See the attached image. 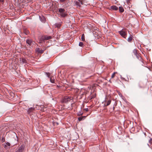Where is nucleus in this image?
<instances>
[{
    "label": "nucleus",
    "mask_w": 152,
    "mask_h": 152,
    "mask_svg": "<svg viewBox=\"0 0 152 152\" xmlns=\"http://www.w3.org/2000/svg\"><path fill=\"white\" fill-rule=\"evenodd\" d=\"M58 11L60 13V15L61 17L64 18L67 15L66 12H65V10L63 8H59Z\"/></svg>",
    "instance_id": "1"
},
{
    "label": "nucleus",
    "mask_w": 152,
    "mask_h": 152,
    "mask_svg": "<svg viewBox=\"0 0 152 152\" xmlns=\"http://www.w3.org/2000/svg\"><path fill=\"white\" fill-rule=\"evenodd\" d=\"M72 99V98L68 96H66L64 97V98L62 100V102H63L66 103L70 101Z\"/></svg>",
    "instance_id": "2"
},
{
    "label": "nucleus",
    "mask_w": 152,
    "mask_h": 152,
    "mask_svg": "<svg viewBox=\"0 0 152 152\" xmlns=\"http://www.w3.org/2000/svg\"><path fill=\"white\" fill-rule=\"evenodd\" d=\"M106 98H105V100L103 102V103H104V106L106 107L109 105L111 102V99H109L108 101H107L106 100Z\"/></svg>",
    "instance_id": "3"
},
{
    "label": "nucleus",
    "mask_w": 152,
    "mask_h": 152,
    "mask_svg": "<svg viewBox=\"0 0 152 152\" xmlns=\"http://www.w3.org/2000/svg\"><path fill=\"white\" fill-rule=\"evenodd\" d=\"M119 33L122 37L124 38H126V34L125 31L122 30L120 31H119Z\"/></svg>",
    "instance_id": "4"
},
{
    "label": "nucleus",
    "mask_w": 152,
    "mask_h": 152,
    "mask_svg": "<svg viewBox=\"0 0 152 152\" xmlns=\"http://www.w3.org/2000/svg\"><path fill=\"white\" fill-rule=\"evenodd\" d=\"M75 4L79 7H80L83 5V2L82 1H76L75 2Z\"/></svg>",
    "instance_id": "5"
},
{
    "label": "nucleus",
    "mask_w": 152,
    "mask_h": 152,
    "mask_svg": "<svg viewBox=\"0 0 152 152\" xmlns=\"http://www.w3.org/2000/svg\"><path fill=\"white\" fill-rule=\"evenodd\" d=\"M25 148V146L24 145H22L19 148L18 151L19 152H22L24 149Z\"/></svg>",
    "instance_id": "6"
},
{
    "label": "nucleus",
    "mask_w": 152,
    "mask_h": 152,
    "mask_svg": "<svg viewBox=\"0 0 152 152\" xmlns=\"http://www.w3.org/2000/svg\"><path fill=\"white\" fill-rule=\"evenodd\" d=\"M36 51L38 53H42L44 52V50L39 48H37L36 49Z\"/></svg>",
    "instance_id": "7"
},
{
    "label": "nucleus",
    "mask_w": 152,
    "mask_h": 152,
    "mask_svg": "<svg viewBox=\"0 0 152 152\" xmlns=\"http://www.w3.org/2000/svg\"><path fill=\"white\" fill-rule=\"evenodd\" d=\"M39 18L40 20L43 23L45 22L46 21V19L45 17L43 16H42L41 17L39 16Z\"/></svg>",
    "instance_id": "8"
},
{
    "label": "nucleus",
    "mask_w": 152,
    "mask_h": 152,
    "mask_svg": "<svg viewBox=\"0 0 152 152\" xmlns=\"http://www.w3.org/2000/svg\"><path fill=\"white\" fill-rule=\"evenodd\" d=\"M110 9L114 10H118V8L116 6L114 5L111 6Z\"/></svg>",
    "instance_id": "9"
},
{
    "label": "nucleus",
    "mask_w": 152,
    "mask_h": 152,
    "mask_svg": "<svg viewBox=\"0 0 152 152\" xmlns=\"http://www.w3.org/2000/svg\"><path fill=\"white\" fill-rule=\"evenodd\" d=\"M45 39L44 38V36H42L41 37L39 38V43H41Z\"/></svg>",
    "instance_id": "10"
},
{
    "label": "nucleus",
    "mask_w": 152,
    "mask_h": 152,
    "mask_svg": "<svg viewBox=\"0 0 152 152\" xmlns=\"http://www.w3.org/2000/svg\"><path fill=\"white\" fill-rule=\"evenodd\" d=\"M10 144L8 142H7L6 143V144L5 145L4 147L6 148L7 149L10 148Z\"/></svg>",
    "instance_id": "11"
},
{
    "label": "nucleus",
    "mask_w": 152,
    "mask_h": 152,
    "mask_svg": "<svg viewBox=\"0 0 152 152\" xmlns=\"http://www.w3.org/2000/svg\"><path fill=\"white\" fill-rule=\"evenodd\" d=\"M44 38L45 39V40H47L51 39L52 37L50 36L45 35L44 36Z\"/></svg>",
    "instance_id": "12"
},
{
    "label": "nucleus",
    "mask_w": 152,
    "mask_h": 152,
    "mask_svg": "<svg viewBox=\"0 0 152 152\" xmlns=\"http://www.w3.org/2000/svg\"><path fill=\"white\" fill-rule=\"evenodd\" d=\"M26 42L30 45L32 43V41L31 39H27L26 40Z\"/></svg>",
    "instance_id": "13"
},
{
    "label": "nucleus",
    "mask_w": 152,
    "mask_h": 152,
    "mask_svg": "<svg viewBox=\"0 0 152 152\" xmlns=\"http://www.w3.org/2000/svg\"><path fill=\"white\" fill-rule=\"evenodd\" d=\"M133 36L132 35H130L129 37L128 38V41L129 42H131Z\"/></svg>",
    "instance_id": "14"
},
{
    "label": "nucleus",
    "mask_w": 152,
    "mask_h": 152,
    "mask_svg": "<svg viewBox=\"0 0 152 152\" xmlns=\"http://www.w3.org/2000/svg\"><path fill=\"white\" fill-rule=\"evenodd\" d=\"M119 10L121 12H122L124 11V9L123 7H119Z\"/></svg>",
    "instance_id": "15"
},
{
    "label": "nucleus",
    "mask_w": 152,
    "mask_h": 152,
    "mask_svg": "<svg viewBox=\"0 0 152 152\" xmlns=\"http://www.w3.org/2000/svg\"><path fill=\"white\" fill-rule=\"evenodd\" d=\"M133 53L135 56L138 54L137 53V50L136 49H134L133 50Z\"/></svg>",
    "instance_id": "16"
},
{
    "label": "nucleus",
    "mask_w": 152,
    "mask_h": 152,
    "mask_svg": "<svg viewBox=\"0 0 152 152\" xmlns=\"http://www.w3.org/2000/svg\"><path fill=\"white\" fill-rule=\"evenodd\" d=\"M61 25L60 23H56L55 24V26L58 28H59L61 26Z\"/></svg>",
    "instance_id": "17"
},
{
    "label": "nucleus",
    "mask_w": 152,
    "mask_h": 152,
    "mask_svg": "<svg viewBox=\"0 0 152 152\" xmlns=\"http://www.w3.org/2000/svg\"><path fill=\"white\" fill-rule=\"evenodd\" d=\"M85 74H86V73H83L81 75V77L82 78H83L84 77L86 79L88 78L87 77L85 76Z\"/></svg>",
    "instance_id": "18"
},
{
    "label": "nucleus",
    "mask_w": 152,
    "mask_h": 152,
    "mask_svg": "<svg viewBox=\"0 0 152 152\" xmlns=\"http://www.w3.org/2000/svg\"><path fill=\"white\" fill-rule=\"evenodd\" d=\"M34 107H31L30 108H29L28 110V112L29 113H30V112H31V111H33L34 110Z\"/></svg>",
    "instance_id": "19"
},
{
    "label": "nucleus",
    "mask_w": 152,
    "mask_h": 152,
    "mask_svg": "<svg viewBox=\"0 0 152 152\" xmlns=\"http://www.w3.org/2000/svg\"><path fill=\"white\" fill-rule=\"evenodd\" d=\"M21 61L23 63H25L26 62V60L24 58H22L21 59Z\"/></svg>",
    "instance_id": "20"
},
{
    "label": "nucleus",
    "mask_w": 152,
    "mask_h": 152,
    "mask_svg": "<svg viewBox=\"0 0 152 152\" xmlns=\"http://www.w3.org/2000/svg\"><path fill=\"white\" fill-rule=\"evenodd\" d=\"M136 57L139 60H141V57L138 54L136 55Z\"/></svg>",
    "instance_id": "21"
},
{
    "label": "nucleus",
    "mask_w": 152,
    "mask_h": 152,
    "mask_svg": "<svg viewBox=\"0 0 152 152\" xmlns=\"http://www.w3.org/2000/svg\"><path fill=\"white\" fill-rule=\"evenodd\" d=\"M81 39H82V40L83 41H84L85 40V35L84 34H83L82 35Z\"/></svg>",
    "instance_id": "22"
},
{
    "label": "nucleus",
    "mask_w": 152,
    "mask_h": 152,
    "mask_svg": "<svg viewBox=\"0 0 152 152\" xmlns=\"http://www.w3.org/2000/svg\"><path fill=\"white\" fill-rule=\"evenodd\" d=\"M117 72H114L113 74L112 75H111V78H113L114 77H115V74L117 73Z\"/></svg>",
    "instance_id": "23"
},
{
    "label": "nucleus",
    "mask_w": 152,
    "mask_h": 152,
    "mask_svg": "<svg viewBox=\"0 0 152 152\" xmlns=\"http://www.w3.org/2000/svg\"><path fill=\"white\" fill-rule=\"evenodd\" d=\"M50 81L52 83H54V79H53L52 77H51L50 78Z\"/></svg>",
    "instance_id": "24"
},
{
    "label": "nucleus",
    "mask_w": 152,
    "mask_h": 152,
    "mask_svg": "<svg viewBox=\"0 0 152 152\" xmlns=\"http://www.w3.org/2000/svg\"><path fill=\"white\" fill-rule=\"evenodd\" d=\"M86 117V116H84L79 117L78 118V120L79 121H81L83 119V118H85Z\"/></svg>",
    "instance_id": "25"
},
{
    "label": "nucleus",
    "mask_w": 152,
    "mask_h": 152,
    "mask_svg": "<svg viewBox=\"0 0 152 152\" xmlns=\"http://www.w3.org/2000/svg\"><path fill=\"white\" fill-rule=\"evenodd\" d=\"M83 42H80L79 44V45L80 47H83Z\"/></svg>",
    "instance_id": "26"
},
{
    "label": "nucleus",
    "mask_w": 152,
    "mask_h": 152,
    "mask_svg": "<svg viewBox=\"0 0 152 152\" xmlns=\"http://www.w3.org/2000/svg\"><path fill=\"white\" fill-rule=\"evenodd\" d=\"M83 113L81 112V111H80L78 113H77V115H78V116H80V115H82L83 114Z\"/></svg>",
    "instance_id": "27"
},
{
    "label": "nucleus",
    "mask_w": 152,
    "mask_h": 152,
    "mask_svg": "<svg viewBox=\"0 0 152 152\" xmlns=\"http://www.w3.org/2000/svg\"><path fill=\"white\" fill-rule=\"evenodd\" d=\"M96 97L95 95H94L92 96H91V99H92Z\"/></svg>",
    "instance_id": "28"
},
{
    "label": "nucleus",
    "mask_w": 152,
    "mask_h": 152,
    "mask_svg": "<svg viewBox=\"0 0 152 152\" xmlns=\"http://www.w3.org/2000/svg\"><path fill=\"white\" fill-rule=\"evenodd\" d=\"M149 142L151 144H152V138H151L149 141Z\"/></svg>",
    "instance_id": "29"
},
{
    "label": "nucleus",
    "mask_w": 152,
    "mask_h": 152,
    "mask_svg": "<svg viewBox=\"0 0 152 152\" xmlns=\"http://www.w3.org/2000/svg\"><path fill=\"white\" fill-rule=\"evenodd\" d=\"M46 75L47 76H48L49 77H50V74L49 72H47L46 73Z\"/></svg>",
    "instance_id": "30"
},
{
    "label": "nucleus",
    "mask_w": 152,
    "mask_h": 152,
    "mask_svg": "<svg viewBox=\"0 0 152 152\" xmlns=\"http://www.w3.org/2000/svg\"><path fill=\"white\" fill-rule=\"evenodd\" d=\"M65 1V0H60V2H64Z\"/></svg>",
    "instance_id": "31"
},
{
    "label": "nucleus",
    "mask_w": 152,
    "mask_h": 152,
    "mask_svg": "<svg viewBox=\"0 0 152 152\" xmlns=\"http://www.w3.org/2000/svg\"><path fill=\"white\" fill-rule=\"evenodd\" d=\"M130 0H126V2L127 4H128L129 3Z\"/></svg>",
    "instance_id": "32"
},
{
    "label": "nucleus",
    "mask_w": 152,
    "mask_h": 152,
    "mask_svg": "<svg viewBox=\"0 0 152 152\" xmlns=\"http://www.w3.org/2000/svg\"><path fill=\"white\" fill-rule=\"evenodd\" d=\"M84 110L86 111H88V108H85L84 109Z\"/></svg>",
    "instance_id": "33"
},
{
    "label": "nucleus",
    "mask_w": 152,
    "mask_h": 152,
    "mask_svg": "<svg viewBox=\"0 0 152 152\" xmlns=\"http://www.w3.org/2000/svg\"><path fill=\"white\" fill-rule=\"evenodd\" d=\"M4 1V0H0V2H3Z\"/></svg>",
    "instance_id": "34"
},
{
    "label": "nucleus",
    "mask_w": 152,
    "mask_h": 152,
    "mask_svg": "<svg viewBox=\"0 0 152 152\" xmlns=\"http://www.w3.org/2000/svg\"><path fill=\"white\" fill-rule=\"evenodd\" d=\"M118 94L120 96H122V95L120 93Z\"/></svg>",
    "instance_id": "35"
},
{
    "label": "nucleus",
    "mask_w": 152,
    "mask_h": 152,
    "mask_svg": "<svg viewBox=\"0 0 152 152\" xmlns=\"http://www.w3.org/2000/svg\"><path fill=\"white\" fill-rule=\"evenodd\" d=\"M24 0H20V2H23Z\"/></svg>",
    "instance_id": "36"
},
{
    "label": "nucleus",
    "mask_w": 152,
    "mask_h": 152,
    "mask_svg": "<svg viewBox=\"0 0 152 152\" xmlns=\"http://www.w3.org/2000/svg\"><path fill=\"white\" fill-rule=\"evenodd\" d=\"M2 140H4V139H2Z\"/></svg>",
    "instance_id": "37"
},
{
    "label": "nucleus",
    "mask_w": 152,
    "mask_h": 152,
    "mask_svg": "<svg viewBox=\"0 0 152 152\" xmlns=\"http://www.w3.org/2000/svg\"><path fill=\"white\" fill-rule=\"evenodd\" d=\"M2 140H4V139H2Z\"/></svg>",
    "instance_id": "38"
},
{
    "label": "nucleus",
    "mask_w": 152,
    "mask_h": 152,
    "mask_svg": "<svg viewBox=\"0 0 152 152\" xmlns=\"http://www.w3.org/2000/svg\"><path fill=\"white\" fill-rule=\"evenodd\" d=\"M2 140H4V139H2Z\"/></svg>",
    "instance_id": "39"
}]
</instances>
